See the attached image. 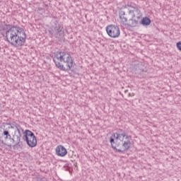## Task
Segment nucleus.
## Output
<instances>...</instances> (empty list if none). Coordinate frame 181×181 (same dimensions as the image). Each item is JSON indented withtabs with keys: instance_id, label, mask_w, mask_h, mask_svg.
Masks as SVG:
<instances>
[{
	"instance_id": "14",
	"label": "nucleus",
	"mask_w": 181,
	"mask_h": 181,
	"mask_svg": "<svg viewBox=\"0 0 181 181\" xmlns=\"http://www.w3.org/2000/svg\"><path fill=\"white\" fill-rule=\"evenodd\" d=\"M148 71V69L146 66H144V64H139V73H146Z\"/></svg>"
},
{
	"instance_id": "13",
	"label": "nucleus",
	"mask_w": 181,
	"mask_h": 181,
	"mask_svg": "<svg viewBox=\"0 0 181 181\" xmlns=\"http://www.w3.org/2000/svg\"><path fill=\"white\" fill-rule=\"evenodd\" d=\"M2 136H4V139L6 141H8V139H11V134H9V131L6 129H4V132L2 133Z\"/></svg>"
},
{
	"instance_id": "4",
	"label": "nucleus",
	"mask_w": 181,
	"mask_h": 181,
	"mask_svg": "<svg viewBox=\"0 0 181 181\" xmlns=\"http://www.w3.org/2000/svg\"><path fill=\"white\" fill-rule=\"evenodd\" d=\"M136 8L132 7L129 9V16L131 18L129 20V23H127L126 28H135L136 26Z\"/></svg>"
},
{
	"instance_id": "3",
	"label": "nucleus",
	"mask_w": 181,
	"mask_h": 181,
	"mask_svg": "<svg viewBox=\"0 0 181 181\" xmlns=\"http://www.w3.org/2000/svg\"><path fill=\"white\" fill-rule=\"evenodd\" d=\"M56 67L62 71H70L73 69L74 61L69 53L57 52L54 57Z\"/></svg>"
},
{
	"instance_id": "20",
	"label": "nucleus",
	"mask_w": 181,
	"mask_h": 181,
	"mask_svg": "<svg viewBox=\"0 0 181 181\" xmlns=\"http://www.w3.org/2000/svg\"><path fill=\"white\" fill-rule=\"evenodd\" d=\"M129 95H131V93H129Z\"/></svg>"
},
{
	"instance_id": "9",
	"label": "nucleus",
	"mask_w": 181,
	"mask_h": 181,
	"mask_svg": "<svg viewBox=\"0 0 181 181\" xmlns=\"http://www.w3.org/2000/svg\"><path fill=\"white\" fill-rule=\"evenodd\" d=\"M119 21L121 26L127 28V22H128V18H127V15L125 14V11L121 10L119 11Z\"/></svg>"
},
{
	"instance_id": "8",
	"label": "nucleus",
	"mask_w": 181,
	"mask_h": 181,
	"mask_svg": "<svg viewBox=\"0 0 181 181\" xmlns=\"http://www.w3.org/2000/svg\"><path fill=\"white\" fill-rule=\"evenodd\" d=\"M35 138H36V136H35V134L32 132L30 130H25L24 132L23 139L24 141H28L29 144V139H33V142L31 143V145H35Z\"/></svg>"
},
{
	"instance_id": "15",
	"label": "nucleus",
	"mask_w": 181,
	"mask_h": 181,
	"mask_svg": "<svg viewBox=\"0 0 181 181\" xmlns=\"http://www.w3.org/2000/svg\"><path fill=\"white\" fill-rule=\"evenodd\" d=\"M7 125H10L8 128H11L12 129H16V127H15V125H18V124L15 123V124H13V125H11V123H8Z\"/></svg>"
},
{
	"instance_id": "7",
	"label": "nucleus",
	"mask_w": 181,
	"mask_h": 181,
	"mask_svg": "<svg viewBox=\"0 0 181 181\" xmlns=\"http://www.w3.org/2000/svg\"><path fill=\"white\" fill-rule=\"evenodd\" d=\"M15 127L16 130L15 131L13 137L14 138L16 144L13 146V149H15V148H16L17 146H21V136H22V134H21V130L19 129V128H21V125L16 124Z\"/></svg>"
},
{
	"instance_id": "17",
	"label": "nucleus",
	"mask_w": 181,
	"mask_h": 181,
	"mask_svg": "<svg viewBox=\"0 0 181 181\" xmlns=\"http://www.w3.org/2000/svg\"><path fill=\"white\" fill-rule=\"evenodd\" d=\"M8 139H9L10 142H11V144H15V142H16L15 140V138H12V136Z\"/></svg>"
},
{
	"instance_id": "5",
	"label": "nucleus",
	"mask_w": 181,
	"mask_h": 181,
	"mask_svg": "<svg viewBox=\"0 0 181 181\" xmlns=\"http://www.w3.org/2000/svg\"><path fill=\"white\" fill-rule=\"evenodd\" d=\"M106 31H107L108 36H110V37H113V38L119 37V35H121V31L119 30V27H118L117 25H107L106 27Z\"/></svg>"
},
{
	"instance_id": "11",
	"label": "nucleus",
	"mask_w": 181,
	"mask_h": 181,
	"mask_svg": "<svg viewBox=\"0 0 181 181\" xmlns=\"http://www.w3.org/2000/svg\"><path fill=\"white\" fill-rule=\"evenodd\" d=\"M28 141H26V143L28 145V146H30V148H35V146L37 145V139H36V137H35L34 144H32V142H33V139H28Z\"/></svg>"
},
{
	"instance_id": "18",
	"label": "nucleus",
	"mask_w": 181,
	"mask_h": 181,
	"mask_svg": "<svg viewBox=\"0 0 181 181\" xmlns=\"http://www.w3.org/2000/svg\"><path fill=\"white\" fill-rule=\"evenodd\" d=\"M119 94L123 95V94L121 93V91L119 92Z\"/></svg>"
},
{
	"instance_id": "1",
	"label": "nucleus",
	"mask_w": 181,
	"mask_h": 181,
	"mask_svg": "<svg viewBox=\"0 0 181 181\" xmlns=\"http://www.w3.org/2000/svg\"><path fill=\"white\" fill-rule=\"evenodd\" d=\"M8 26L10 25H0V33L5 36L6 33V41L14 47H21L25 45L26 42V33L25 30L19 26H11L8 30Z\"/></svg>"
},
{
	"instance_id": "19",
	"label": "nucleus",
	"mask_w": 181,
	"mask_h": 181,
	"mask_svg": "<svg viewBox=\"0 0 181 181\" xmlns=\"http://www.w3.org/2000/svg\"><path fill=\"white\" fill-rule=\"evenodd\" d=\"M124 93L125 94H127V91H124Z\"/></svg>"
},
{
	"instance_id": "6",
	"label": "nucleus",
	"mask_w": 181,
	"mask_h": 181,
	"mask_svg": "<svg viewBox=\"0 0 181 181\" xmlns=\"http://www.w3.org/2000/svg\"><path fill=\"white\" fill-rule=\"evenodd\" d=\"M49 33L55 37H59L63 35V28L60 24H55L49 28Z\"/></svg>"
},
{
	"instance_id": "16",
	"label": "nucleus",
	"mask_w": 181,
	"mask_h": 181,
	"mask_svg": "<svg viewBox=\"0 0 181 181\" xmlns=\"http://www.w3.org/2000/svg\"><path fill=\"white\" fill-rule=\"evenodd\" d=\"M177 49H178V50H180L181 52V42H178L177 43Z\"/></svg>"
},
{
	"instance_id": "2",
	"label": "nucleus",
	"mask_w": 181,
	"mask_h": 181,
	"mask_svg": "<svg viewBox=\"0 0 181 181\" xmlns=\"http://www.w3.org/2000/svg\"><path fill=\"white\" fill-rule=\"evenodd\" d=\"M110 142L112 149L119 153H124L126 151H128L131 146L129 136L125 134V132L114 134L110 137Z\"/></svg>"
},
{
	"instance_id": "10",
	"label": "nucleus",
	"mask_w": 181,
	"mask_h": 181,
	"mask_svg": "<svg viewBox=\"0 0 181 181\" xmlns=\"http://www.w3.org/2000/svg\"><path fill=\"white\" fill-rule=\"evenodd\" d=\"M56 155L57 156H66L67 155V149L62 145L58 146L55 149Z\"/></svg>"
},
{
	"instance_id": "12",
	"label": "nucleus",
	"mask_w": 181,
	"mask_h": 181,
	"mask_svg": "<svg viewBox=\"0 0 181 181\" xmlns=\"http://www.w3.org/2000/svg\"><path fill=\"white\" fill-rule=\"evenodd\" d=\"M141 23L143 26H149L151 25V20L148 17H144L142 18Z\"/></svg>"
}]
</instances>
